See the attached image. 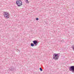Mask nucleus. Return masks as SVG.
I'll return each mask as SVG.
<instances>
[{
  "label": "nucleus",
  "instance_id": "nucleus-7",
  "mask_svg": "<svg viewBox=\"0 0 74 74\" xmlns=\"http://www.w3.org/2000/svg\"><path fill=\"white\" fill-rule=\"evenodd\" d=\"M31 46L32 47H34V43H31Z\"/></svg>",
  "mask_w": 74,
  "mask_h": 74
},
{
  "label": "nucleus",
  "instance_id": "nucleus-4",
  "mask_svg": "<svg viewBox=\"0 0 74 74\" xmlns=\"http://www.w3.org/2000/svg\"><path fill=\"white\" fill-rule=\"evenodd\" d=\"M69 70L70 71H72V73H74V66H71L69 69Z\"/></svg>",
  "mask_w": 74,
  "mask_h": 74
},
{
  "label": "nucleus",
  "instance_id": "nucleus-8",
  "mask_svg": "<svg viewBox=\"0 0 74 74\" xmlns=\"http://www.w3.org/2000/svg\"><path fill=\"white\" fill-rule=\"evenodd\" d=\"M25 2L26 3H27V4H29V1L27 0H25Z\"/></svg>",
  "mask_w": 74,
  "mask_h": 74
},
{
  "label": "nucleus",
  "instance_id": "nucleus-5",
  "mask_svg": "<svg viewBox=\"0 0 74 74\" xmlns=\"http://www.w3.org/2000/svg\"><path fill=\"white\" fill-rule=\"evenodd\" d=\"M33 42L35 46H37L38 44V42L36 40L33 41Z\"/></svg>",
  "mask_w": 74,
  "mask_h": 74
},
{
  "label": "nucleus",
  "instance_id": "nucleus-10",
  "mask_svg": "<svg viewBox=\"0 0 74 74\" xmlns=\"http://www.w3.org/2000/svg\"><path fill=\"white\" fill-rule=\"evenodd\" d=\"M36 21H38V18H36Z\"/></svg>",
  "mask_w": 74,
  "mask_h": 74
},
{
  "label": "nucleus",
  "instance_id": "nucleus-9",
  "mask_svg": "<svg viewBox=\"0 0 74 74\" xmlns=\"http://www.w3.org/2000/svg\"><path fill=\"white\" fill-rule=\"evenodd\" d=\"M40 71H42V68H40Z\"/></svg>",
  "mask_w": 74,
  "mask_h": 74
},
{
  "label": "nucleus",
  "instance_id": "nucleus-2",
  "mask_svg": "<svg viewBox=\"0 0 74 74\" xmlns=\"http://www.w3.org/2000/svg\"><path fill=\"white\" fill-rule=\"evenodd\" d=\"M3 15L4 17L6 18H9L10 17V13H8L7 12H3Z\"/></svg>",
  "mask_w": 74,
  "mask_h": 74
},
{
  "label": "nucleus",
  "instance_id": "nucleus-1",
  "mask_svg": "<svg viewBox=\"0 0 74 74\" xmlns=\"http://www.w3.org/2000/svg\"><path fill=\"white\" fill-rule=\"evenodd\" d=\"M59 54L54 53L53 55V58L55 60H57L59 59Z\"/></svg>",
  "mask_w": 74,
  "mask_h": 74
},
{
  "label": "nucleus",
  "instance_id": "nucleus-6",
  "mask_svg": "<svg viewBox=\"0 0 74 74\" xmlns=\"http://www.w3.org/2000/svg\"><path fill=\"white\" fill-rule=\"evenodd\" d=\"M14 68H10L9 69V70H10V71H13L14 70Z\"/></svg>",
  "mask_w": 74,
  "mask_h": 74
},
{
  "label": "nucleus",
  "instance_id": "nucleus-3",
  "mask_svg": "<svg viewBox=\"0 0 74 74\" xmlns=\"http://www.w3.org/2000/svg\"><path fill=\"white\" fill-rule=\"evenodd\" d=\"M16 3L18 7H20L22 5V2L21 0L16 1Z\"/></svg>",
  "mask_w": 74,
  "mask_h": 74
},
{
  "label": "nucleus",
  "instance_id": "nucleus-11",
  "mask_svg": "<svg viewBox=\"0 0 74 74\" xmlns=\"http://www.w3.org/2000/svg\"><path fill=\"white\" fill-rule=\"evenodd\" d=\"M17 50H18V51H19V50H18V49H17Z\"/></svg>",
  "mask_w": 74,
  "mask_h": 74
}]
</instances>
